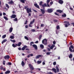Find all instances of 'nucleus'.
Returning a JSON list of instances; mask_svg holds the SVG:
<instances>
[{"label":"nucleus","mask_w":74,"mask_h":74,"mask_svg":"<svg viewBox=\"0 0 74 74\" xmlns=\"http://www.w3.org/2000/svg\"><path fill=\"white\" fill-rule=\"evenodd\" d=\"M21 64L22 65V66H24V65H25V62H24L23 61H22L21 63Z\"/></svg>","instance_id":"b1692460"},{"label":"nucleus","mask_w":74,"mask_h":74,"mask_svg":"<svg viewBox=\"0 0 74 74\" xmlns=\"http://www.w3.org/2000/svg\"><path fill=\"white\" fill-rule=\"evenodd\" d=\"M5 37H6V35H5L2 36V38H5Z\"/></svg>","instance_id":"c9c22d12"},{"label":"nucleus","mask_w":74,"mask_h":74,"mask_svg":"<svg viewBox=\"0 0 74 74\" xmlns=\"http://www.w3.org/2000/svg\"><path fill=\"white\" fill-rule=\"evenodd\" d=\"M29 55H30V56H33V55L32 54H31Z\"/></svg>","instance_id":"338daca9"},{"label":"nucleus","mask_w":74,"mask_h":74,"mask_svg":"<svg viewBox=\"0 0 74 74\" xmlns=\"http://www.w3.org/2000/svg\"><path fill=\"white\" fill-rule=\"evenodd\" d=\"M29 66L30 69L31 71H32V70H34V67H33V65H32L30 64H29Z\"/></svg>","instance_id":"7ed1b4c3"},{"label":"nucleus","mask_w":74,"mask_h":74,"mask_svg":"<svg viewBox=\"0 0 74 74\" xmlns=\"http://www.w3.org/2000/svg\"><path fill=\"white\" fill-rule=\"evenodd\" d=\"M53 21L55 22H58V21L56 20H53Z\"/></svg>","instance_id":"052dcab7"},{"label":"nucleus","mask_w":74,"mask_h":74,"mask_svg":"<svg viewBox=\"0 0 74 74\" xmlns=\"http://www.w3.org/2000/svg\"><path fill=\"white\" fill-rule=\"evenodd\" d=\"M17 21H18V19L16 18L14 20V21L15 22H16Z\"/></svg>","instance_id":"a19ab883"},{"label":"nucleus","mask_w":74,"mask_h":74,"mask_svg":"<svg viewBox=\"0 0 74 74\" xmlns=\"http://www.w3.org/2000/svg\"><path fill=\"white\" fill-rule=\"evenodd\" d=\"M4 58L5 59H9L10 58V56L9 55H7L4 56Z\"/></svg>","instance_id":"0eeeda50"},{"label":"nucleus","mask_w":74,"mask_h":74,"mask_svg":"<svg viewBox=\"0 0 74 74\" xmlns=\"http://www.w3.org/2000/svg\"><path fill=\"white\" fill-rule=\"evenodd\" d=\"M10 41H12V42H15V40H11Z\"/></svg>","instance_id":"79ce46f5"},{"label":"nucleus","mask_w":74,"mask_h":74,"mask_svg":"<svg viewBox=\"0 0 74 74\" xmlns=\"http://www.w3.org/2000/svg\"><path fill=\"white\" fill-rule=\"evenodd\" d=\"M56 69L57 70V73H59V68H58V66L56 67Z\"/></svg>","instance_id":"5701e85b"},{"label":"nucleus","mask_w":74,"mask_h":74,"mask_svg":"<svg viewBox=\"0 0 74 74\" xmlns=\"http://www.w3.org/2000/svg\"><path fill=\"white\" fill-rule=\"evenodd\" d=\"M31 31L32 32H36V30L34 29H31Z\"/></svg>","instance_id":"37998d69"},{"label":"nucleus","mask_w":74,"mask_h":74,"mask_svg":"<svg viewBox=\"0 0 74 74\" xmlns=\"http://www.w3.org/2000/svg\"><path fill=\"white\" fill-rule=\"evenodd\" d=\"M32 46L33 48H34L36 50H37V46L36 45H32Z\"/></svg>","instance_id":"39448f33"},{"label":"nucleus","mask_w":74,"mask_h":74,"mask_svg":"<svg viewBox=\"0 0 74 74\" xmlns=\"http://www.w3.org/2000/svg\"><path fill=\"white\" fill-rule=\"evenodd\" d=\"M25 8L28 14H29V12H32V10L31 8H27V6H25Z\"/></svg>","instance_id":"f257e3e1"},{"label":"nucleus","mask_w":74,"mask_h":74,"mask_svg":"<svg viewBox=\"0 0 74 74\" xmlns=\"http://www.w3.org/2000/svg\"><path fill=\"white\" fill-rule=\"evenodd\" d=\"M42 37V35H40L39 36V40H40V39H41V37Z\"/></svg>","instance_id":"8fccbe9b"},{"label":"nucleus","mask_w":74,"mask_h":74,"mask_svg":"<svg viewBox=\"0 0 74 74\" xmlns=\"http://www.w3.org/2000/svg\"><path fill=\"white\" fill-rule=\"evenodd\" d=\"M72 57H73V55L71 54H70L69 56V58H72Z\"/></svg>","instance_id":"473e14b6"},{"label":"nucleus","mask_w":74,"mask_h":74,"mask_svg":"<svg viewBox=\"0 0 74 74\" xmlns=\"http://www.w3.org/2000/svg\"><path fill=\"white\" fill-rule=\"evenodd\" d=\"M53 44H56V42H55V41H53Z\"/></svg>","instance_id":"bf43d9fd"},{"label":"nucleus","mask_w":74,"mask_h":74,"mask_svg":"<svg viewBox=\"0 0 74 74\" xmlns=\"http://www.w3.org/2000/svg\"><path fill=\"white\" fill-rule=\"evenodd\" d=\"M65 27H68V25H67V24H65Z\"/></svg>","instance_id":"603ef678"},{"label":"nucleus","mask_w":74,"mask_h":74,"mask_svg":"<svg viewBox=\"0 0 74 74\" xmlns=\"http://www.w3.org/2000/svg\"><path fill=\"white\" fill-rule=\"evenodd\" d=\"M21 44H22V43H21V42H19L18 43V46L20 47Z\"/></svg>","instance_id":"bb28decb"},{"label":"nucleus","mask_w":74,"mask_h":74,"mask_svg":"<svg viewBox=\"0 0 74 74\" xmlns=\"http://www.w3.org/2000/svg\"><path fill=\"white\" fill-rule=\"evenodd\" d=\"M7 40L6 39H4L3 40L2 42V44H3L4 42H7Z\"/></svg>","instance_id":"6e6552de"},{"label":"nucleus","mask_w":74,"mask_h":74,"mask_svg":"<svg viewBox=\"0 0 74 74\" xmlns=\"http://www.w3.org/2000/svg\"><path fill=\"white\" fill-rule=\"evenodd\" d=\"M42 43L45 45L47 44V40L46 39H43L42 41Z\"/></svg>","instance_id":"f03ea898"},{"label":"nucleus","mask_w":74,"mask_h":74,"mask_svg":"<svg viewBox=\"0 0 74 74\" xmlns=\"http://www.w3.org/2000/svg\"><path fill=\"white\" fill-rule=\"evenodd\" d=\"M12 46L13 47H14V48H15V47H17V46H18V44H16L15 45L14 44H13L12 45Z\"/></svg>","instance_id":"9b49d317"},{"label":"nucleus","mask_w":74,"mask_h":74,"mask_svg":"<svg viewBox=\"0 0 74 74\" xmlns=\"http://www.w3.org/2000/svg\"><path fill=\"white\" fill-rule=\"evenodd\" d=\"M41 62H42V61H38L37 62V63L38 64H40V63H41Z\"/></svg>","instance_id":"393cba45"},{"label":"nucleus","mask_w":74,"mask_h":74,"mask_svg":"<svg viewBox=\"0 0 74 74\" xmlns=\"http://www.w3.org/2000/svg\"><path fill=\"white\" fill-rule=\"evenodd\" d=\"M20 1L23 3H25V1L24 0H21Z\"/></svg>","instance_id":"e433bc0d"},{"label":"nucleus","mask_w":74,"mask_h":74,"mask_svg":"<svg viewBox=\"0 0 74 74\" xmlns=\"http://www.w3.org/2000/svg\"><path fill=\"white\" fill-rule=\"evenodd\" d=\"M8 4H13V1H11L8 2Z\"/></svg>","instance_id":"6ab92c4d"},{"label":"nucleus","mask_w":74,"mask_h":74,"mask_svg":"<svg viewBox=\"0 0 74 74\" xmlns=\"http://www.w3.org/2000/svg\"><path fill=\"white\" fill-rule=\"evenodd\" d=\"M3 18L5 19V20H8V18H7V17L6 16H4Z\"/></svg>","instance_id":"ea45409f"},{"label":"nucleus","mask_w":74,"mask_h":74,"mask_svg":"<svg viewBox=\"0 0 74 74\" xmlns=\"http://www.w3.org/2000/svg\"><path fill=\"white\" fill-rule=\"evenodd\" d=\"M47 11H48V12H49V13H51V12H53V9H48L47 10Z\"/></svg>","instance_id":"20e7f679"},{"label":"nucleus","mask_w":74,"mask_h":74,"mask_svg":"<svg viewBox=\"0 0 74 74\" xmlns=\"http://www.w3.org/2000/svg\"><path fill=\"white\" fill-rule=\"evenodd\" d=\"M64 23H66V24H67V25H68L69 26L70 25V24H69V22L68 21H64Z\"/></svg>","instance_id":"412c9836"},{"label":"nucleus","mask_w":74,"mask_h":74,"mask_svg":"<svg viewBox=\"0 0 74 74\" xmlns=\"http://www.w3.org/2000/svg\"><path fill=\"white\" fill-rule=\"evenodd\" d=\"M42 6L43 7H47V5L46 3H45L44 4H42Z\"/></svg>","instance_id":"aec40b11"},{"label":"nucleus","mask_w":74,"mask_h":74,"mask_svg":"<svg viewBox=\"0 0 74 74\" xmlns=\"http://www.w3.org/2000/svg\"><path fill=\"white\" fill-rule=\"evenodd\" d=\"M8 64L9 65H11V62H9L8 63Z\"/></svg>","instance_id":"680f3d73"},{"label":"nucleus","mask_w":74,"mask_h":74,"mask_svg":"<svg viewBox=\"0 0 74 74\" xmlns=\"http://www.w3.org/2000/svg\"><path fill=\"white\" fill-rule=\"evenodd\" d=\"M55 45H52V46L50 47V49H53V48H54V47H55Z\"/></svg>","instance_id":"f8f14e48"},{"label":"nucleus","mask_w":74,"mask_h":74,"mask_svg":"<svg viewBox=\"0 0 74 74\" xmlns=\"http://www.w3.org/2000/svg\"><path fill=\"white\" fill-rule=\"evenodd\" d=\"M34 44V42H31L30 43V46H32V44Z\"/></svg>","instance_id":"4c0bfd02"},{"label":"nucleus","mask_w":74,"mask_h":74,"mask_svg":"<svg viewBox=\"0 0 74 74\" xmlns=\"http://www.w3.org/2000/svg\"><path fill=\"white\" fill-rule=\"evenodd\" d=\"M34 5L36 7H37V8H40V7H39V6L37 5V4L35 3L34 4Z\"/></svg>","instance_id":"1a4fd4ad"},{"label":"nucleus","mask_w":74,"mask_h":74,"mask_svg":"<svg viewBox=\"0 0 74 74\" xmlns=\"http://www.w3.org/2000/svg\"><path fill=\"white\" fill-rule=\"evenodd\" d=\"M12 30H13V28L12 27H10L9 29V31L10 33H11V32L12 31Z\"/></svg>","instance_id":"2eb2a0df"},{"label":"nucleus","mask_w":74,"mask_h":74,"mask_svg":"<svg viewBox=\"0 0 74 74\" xmlns=\"http://www.w3.org/2000/svg\"><path fill=\"white\" fill-rule=\"evenodd\" d=\"M10 38H11V39H14V36H11L10 37Z\"/></svg>","instance_id":"c85d7f7f"},{"label":"nucleus","mask_w":74,"mask_h":74,"mask_svg":"<svg viewBox=\"0 0 74 74\" xmlns=\"http://www.w3.org/2000/svg\"><path fill=\"white\" fill-rule=\"evenodd\" d=\"M34 21H35V19H34L33 20V21H31L30 23V24L32 25L34 23Z\"/></svg>","instance_id":"f3484780"},{"label":"nucleus","mask_w":74,"mask_h":74,"mask_svg":"<svg viewBox=\"0 0 74 74\" xmlns=\"http://www.w3.org/2000/svg\"><path fill=\"white\" fill-rule=\"evenodd\" d=\"M56 62H54L53 63V65H54V66H55V65H56Z\"/></svg>","instance_id":"09e8293b"},{"label":"nucleus","mask_w":74,"mask_h":74,"mask_svg":"<svg viewBox=\"0 0 74 74\" xmlns=\"http://www.w3.org/2000/svg\"><path fill=\"white\" fill-rule=\"evenodd\" d=\"M71 47L72 49H74V46L72 45H71Z\"/></svg>","instance_id":"de8ad7c7"},{"label":"nucleus","mask_w":74,"mask_h":74,"mask_svg":"<svg viewBox=\"0 0 74 74\" xmlns=\"http://www.w3.org/2000/svg\"><path fill=\"white\" fill-rule=\"evenodd\" d=\"M2 16V13L0 11V16Z\"/></svg>","instance_id":"e2e57ef3"},{"label":"nucleus","mask_w":74,"mask_h":74,"mask_svg":"<svg viewBox=\"0 0 74 74\" xmlns=\"http://www.w3.org/2000/svg\"><path fill=\"white\" fill-rule=\"evenodd\" d=\"M10 73V71H6V72H5V74H9Z\"/></svg>","instance_id":"a878e982"},{"label":"nucleus","mask_w":74,"mask_h":74,"mask_svg":"<svg viewBox=\"0 0 74 74\" xmlns=\"http://www.w3.org/2000/svg\"><path fill=\"white\" fill-rule=\"evenodd\" d=\"M41 11V12L42 13V14H44L45 13V10L44 9H40Z\"/></svg>","instance_id":"423d86ee"},{"label":"nucleus","mask_w":74,"mask_h":74,"mask_svg":"<svg viewBox=\"0 0 74 74\" xmlns=\"http://www.w3.org/2000/svg\"><path fill=\"white\" fill-rule=\"evenodd\" d=\"M59 3L60 4H63V2L62 0H60L59 1Z\"/></svg>","instance_id":"a211bd4d"},{"label":"nucleus","mask_w":74,"mask_h":74,"mask_svg":"<svg viewBox=\"0 0 74 74\" xmlns=\"http://www.w3.org/2000/svg\"><path fill=\"white\" fill-rule=\"evenodd\" d=\"M5 6L6 7H7V8H10V7L9 6V5H8L7 4H5Z\"/></svg>","instance_id":"cd10ccee"},{"label":"nucleus","mask_w":74,"mask_h":74,"mask_svg":"<svg viewBox=\"0 0 74 74\" xmlns=\"http://www.w3.org/2000/svg\"><path fill=\"white\" fill-rule=\"evenodd\" d=\"M27 48V46H24L22 49V51H24L26 48Z\"/></svg>","instance_id":"9d476101"},{"label":"nucleus","mask_w":74,"mask_h":74,"mask_svg":"<svg viewBox=\"0 0 74 74\" xmlns=\"http://www.w3.org/2000/svg\"><path fill=\"white\" fill-rule=\"evenodd\" d=\"M41 55H38V56H37L35 58L36 59H39V58H40V57H41Z\"/></svg>","instance_id":"ddd939ff"},{"label":"nucleus","mask_w":74,"mask_h":74,"mask_svg":"<svg viewBox=\"0 0 74 74\" xmlns=\"http://www.w3.org/2000/svg\"><path fill=\"white\" fill-rule=\"evenodd\" d=\"M38 43V41H36L35 42V43H36V44H37V43Z\"/></svg>","instance_id":"0e129e2a"},{"label":"nucleus","mask_w":74,"mask_h":74,"mask_svg":"<svg viewBox=\"0 0 74 74\" xmlns=\"http://www.w3.org/2000/svg\"><path fill=\"white\" fill-rule=\"evenodd\" d=\"M48 74H53V73H52L50 72L49 73H48Z\"/></svg>","instance_id":"4d7b16f0"},{"label":"nucleus","mask_w":74,"mask_h":74,"mask_svg":"<svg viewBox=\"0 0 74 74\" xmlns=\"http://www.w3.org/2000/svg\"><path fill=\"white\" fill-rule=\"evenodd\" d=\"M59 26H57V29H59Z\"/></svg>","instance_id":"5fc2aeb1"},{"label":"nucleus","mask_w":74,"mask_h":74,"mask_svg":"<svg viewBox=\"0 0 74 74\" xmlns=\"http://www.w3.org/2000/svg\"><path fill=\"white\" fill-rule=\"evenodd\" d=\"M62 17H66V14H63L62 15Z\"/></svg>","instance_id":"f704fd0d"},{"label":"nucleus","mask_w":74,"mask_h":74,"mask_svg":"<svg viewBox=\"0 0 74 74\" xmlns=\"http://www.w3.org/2000/svg\"><path fill=\"white\" fill-rule=\"evenodd\" d=\"M45 61L44 62H42V64L43 65H45Z\"/></svg>","instance_id":"864d4df0"},{"label":"nucleus","mask_w":74,"mask_h":74,"mask_svg":"<svg viewBox=\"0 0 74 74\" xmlns=\"http://www.w3.org/2000/svg\"><path fill=\"white\" fill-rule=\"evenodd\" d=\"M3 15H6V14H5V13L3 12Z\"/></svg>","instance_id":"69168bd1"},{"label":"nucleus","mask_w":74,"mask_h":74,"mask_svg":"<svg viewBox=\"0 0 74 74\" xmlns=\"http://www.w3.org/2000/svg\"><path fill=\"white\" fill-rule=\"evenodd\" d=\"M18 50H21V47H19L18 48Z\"/></svg>","instance_id":"774afa93"},{"label":"nucleus","mask_w":74,"mask_h":74,"mask_svg":"<svg viewBox=\"0 0 74 74\" xmlns=\"http://www.w3.org/2000/svg\"><path fill=\"white\" fill-rule=\"evenodd\" d=\"M69 50L70 51V52H73V51L72 50V49H71V47H69Z\"/></svg>","instance_id":"2f4dec72"},{"label":"nucleus","mask_w":74,"mask_h":74,"mask_svg":"<svg viewBox=\"0 0 74 74\" xmlns=\"http://www.w3.org/2000/svg\"><path fill=\"white\" fill-rule=\"evenodd\" d=\"M40 26H41V27H43V26H44V24H41Z\"/></svg>","instance_id":"13d9d810"},{"label":"nucleus","mask_w":74,"mask_h":74,"mask_svg":"<svg viewBox=\"0 0 74 74\" xmlns=\"http://www.w3.org/2000/svg\"><path fill=\"white\" fill-rule=\"evenodd\" d=\"M57 12H59L60 13H62V11L60 10H57Z\"/></svg>","instance_id":"4be33fe9"},{"label":"nucleus","mask_w":74,"mask_h":74,"mask_svg":"<svg viewBox=\"0 0 74 74\" xmlns=\"http://www.w3.org/2000/svg\"><path fill=\"white\" fill-rule=\"evenodd\" d=\"M31 25V24H29V27H32L33 26L32 25Z\"/></svg>","instance_id":"a18cd8bd"},{"label":"nucleus","mask_w":74,"mask_h":74,"mask_svg":"<svg viewBox=\"0 0 74 74\" xmlns=\"http://www.w3.org/2000/svg\"><path fill=\"white\" fill-rule=\"evenodd\" d=\"M42 1L40 2V3H39L40 5H42Z\"/></svg>","instance_id":"58836bf2"},{"label":"nucleus","mask_w":74,"mask_h":74,"mask_svg":"<svg viewBox=\"0 0 74 74\" xmlns=\"http://www.w3.org/2000/svg\"><path fill=\"white\" fill-rule=\"evenodd\" d=\"M66 5L67 6H69L70 5V3H66Z\"/></svg>","instance_id":"c03bdc74"},{"label":"nucleus","mask_w":74,"mask_h":74,"mask_svg":"<svg viewBox=\"0 0 74 74\" xmlns=\"http://www.w3.org/2000/svg\"><path fill=\"white\" fill-rule=\"evenodd\" d=\"M25 39H26V40H29V39L28 38L27 36H25Z\"/></svg>","instance_id":"72a5a7b5"},{"label":"nucleus","mask_w":74,"mask_h":74,"mask_svg":"<svg viewBox=\"0 0 74 74\" xmlns=\"http://www.w3.org/2000/svg\"><path fill=\"white\" fill-rule=\"evenodd\" d=\"M52 70L54 73H56L57 71H56V69L53 68L52 69Z\"/></svg>","instance_id":"4468645a"},{"label":"nucleus","mask_w":74,"mask_h":74,"mask_svg":"<svg viewBox=\"0 0 74 74\" xmlns=\"http://www.w3.org/2000/svg\"><path fill=\"white\" fill-rule=\"evenodd\" d=\"M51 53H52L51 52H48L46 54L47 55H49Z\"/></svg>","instance_id":"7c9ffc66"},{"label":"nucleus","mask_w":74,"mask_h":74,"mask_svg":"<svg viewBox=\"0 0 74 74\" xmlns=\"http://www.w3.org/2000/svg\"><path fill=\"white\" fill-rule=\"evenodd\" d=\"M5 61H3V64H4V65H5Z\"/></svg>","instance_id":"3c124183"},{"label":"nucleus","mask_w":74,"mask_h":74,"mask_svg":"<svg viewBox=\"0 0 74 74\" xmlns=\"http://www.w3.org/2000/svg\"><path fill=\"white\" fill-rule=\"evenodd\" d=\"M40 48H42V49H43V48H44V45H40Z\"/></svg>","instance_id":"c756f323"},{"label":"nucleus","mask_w":74,"mask_h":74,"mask_svg":"<svg viewBox=\"0 0 74 74\" xmlns=\"http://www.w3.org/2000/svg\"><path fill=\"white\" fill-rule=\"evenodd\" d=\"M47 4H48V3H49V2H50V0H47Z\"/></svg>","instance_id":"49530a36"},{"label":"nucleus","mask_w":74,"mask_h":74,"mask_svg":"<svg viewBox=\"0 0 74 74\" xmlns=\"http://www.w3.org/2000/svg\"><path fill=\"white\" fill-rule=\"evenodd\" d=\"M16 17V15L15 14H13L11 16V18H15Z\"/></svg>","instance_id":"dca6fc26"},{"label":"nucleus","mask_w":74,"mask_h":74,"mask_svg":"<svg viewBox=\"0 0 74 74\" xmlns=\"http://www.w3.org/2000/svg\"><path fill=\"white\" fill-rule=\"evenodd\" d=\"M47 50H48V51H51V49H50V48H47Z\"/></svg>","instance_id":"6e6d98bb"}]
</instances>
